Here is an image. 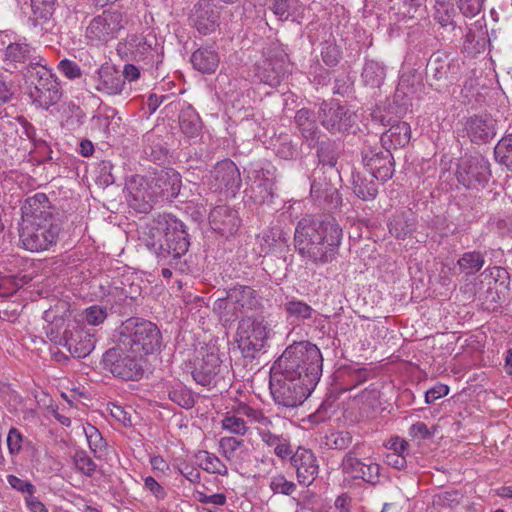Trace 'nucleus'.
<instances>
[{
    "label": "nucleus",
    "instance_id": "1",
    "mask_svg": "<svg viewBox=\"0 0 512 512\" xmlns=\"http://www.w3.org/2000/svg\"><path fill=\"white\" fill-rule=\"evenodd\" d=\"M342 237V228L334 217H304L295 229V248L315 263H327L338 253Z\"/></svg>",
    "mask_w": 512,
    "mask_h": 512
},
{
    "label": "nucleus",
    "instance_id": "2",
    "mask_svg": "<svg viewBox=\"0 0 512 512\" xmlns=\"http://www.w3.org/2000/svg\"><path fill=\"white\" fill-rule=\"evenodd\" d=\"M51 209L45 193H36L26 199L22 207L23 225L20 230V240L26 250L39 252L56 244L61 224Z\"/></svg>",
    "mask_w": 512,
    "mask_h": 512
},
{
    "label": "nucleus",
    "instance_id": "3",
    "mask_svg": "<svg viewBox=\"0 0 512 512\" xmlns=\"http://www.w3.org/2000/svg\"><path fill=\"white\" fill-rule=\"evenodd\" d=\"M144 242L160 261L177 267L190 242L185 224L172 215H159L148 224Z\"/></svg>",
    "mask_w": 512,
    "mask_h": 512
},
{
    "label": "nucleus",
    "instance_id": "4",
    "mask_svg": "<svg viewBox=\"0 0 512 512\" xmlns=\"http://www.w3.org/2000/svg\"><path fill=\"white\" fill-rule=\"evenodd\" d=\"M289 375L300 378L308 385H317L323 369V357L320 349L309 341L294 342L289 345L273 364Z\"/></svg>",
    "mask_w": 512,
    "mask_h": 512
},
{
    "label": "nucleus",
    "instance_id": "5",
    "mask_svg": "<svg viewBox=\"0 0 512 512\" xmlns=\"http://www.w3.org/2000/svg\"><path fill=\"white\" fill-rule=\"evenodd\" d=\"M113 339L137 353L151 354L160 349L162 336L154 322H121Z\"/></svg>",
    "mask_w": 512,
    "mask_h": 512
},
{
    "label": "nucleus",
    "instance_id": "6",
    "mask_svg": "<svg viewBox=\"0 0 512 512\" xmlns=\"http://www.w3.org/2000/svg\"><path fill=\"white\" fill-rule=\"evenodd\" d=\"M315 385H308L300 378H295L272 366L269 388L276 404L294 408L301 405L315 389Z\"/></svg>",
    "mask_w": 512,
    "mask_h": 512
},
{
    "label": "nucleus",
    "instance_id": "7",
    "mask_svg": "<svg viewBox=\"0 0 512 512\" xmlns=\"http://www.w3.org/2000/svg\"><path fill=\"white\" fill-rule=\"evenodd\" d=\"M29 82V97L39 107L49 109L61 98L59 83L45 66L36 63L26 74Z\"/></svg>",
    "mask_w": 512,
    "mask_h": 512
},
{
    "label": "nucleus",
    "instance_id": "8",
    "mask_svg": "<svg viewBox=\"0 0 512 512\" xmlns=\"http://www.w3.org/2000/svg\"><path fill=\"white\" fill-rule=\"evenodd\" d=\"M103 363L113 376L125 381H137L144 375L145 360L134 349L111 348L104 353Z\"/></svg>",
    "mask_w": 512,
    "mask_h": 512
},
{
    "label": "nucleus",
    "instance_id": "9",
    "mask_svg": "<svg viewBox=\"0 0 512 512\" xmlns=\"http://www.w3.org/2000/svg\"><path fill=\"white\" fill-rule=\"evenodd\" d=\"M459 65L441 51L434 52L426 65V79L430 87L438 92L447 89L457 78Z\"/></svg>",
    "mask_w": 512,
    "mask_h": 512
},
{
    "label": "nucleus",
    "instance_id": "10",
    "mask_svg": "<svg viewBox=\"0 0 512 512\" xmlns=\"http://www.w3.org/2000/svg\"><path fill=\"white\" fill-rule=\"evenodd\" d=\"M226 367L222 366L219 350L216 347L201 348L191 372L196 383L202 386L216 385Z\"/></svg>",
    "mask_w": 512,
    "mask_h": 512
},
{
    "label": "nucleus",
    "instance_id": "11",
    "mask_svg": "<svg viewBox=\"0 0 512 512\" xmlns=\"http://www.w3.org/2000/svg\"><path fill=\"white\" fill-rule=\"evenodd\" d=\"M205 184L212 192L226 191L234 195L241 186L239 169L232 160H221L210 170Z\"/></svg>",
    "mask_w": 512,
    "mask_h": 512
},
{
    "label": "nucleus",
    "instance_id": "12",
    "mask_svg": "<svg viewBox=\"0 0 512 512\" xmlns=\"http://www.w3.org/2000/svg\"><path fill=\"white\" fill-rule=\"evenodd\" d=\"M456 177L468 189L485 185L491 177L490 163L482 155L464 158L457 166Z\"/></svg>",
    "mask_w": 512,
    "mask_h": 512
},
{
    "label": "nucleus",
    "instance_id": "13",
    "mask_svg": "<svg viewBox=\"0 0 512 512\" xmlns=\"http://www.w3.org/2000/svg\"><path fill=\"white\" fill-rule=\"evenodd\" d=\"M127 202L139 213H148L156 204L157 197L151 179L142 175L132 176L126 183Z\"/></svg>",
    "mask_w": 512,
    "mask_h": 512
},
{
    "label": "nucleus",
    "instance_id": "14",
    "mask_svg": "<svg viewBox=\"0 0 512 512\" xmlns=\"http://www.w3.org/2000/svg\"><path fill=\"white\" fill-rule=\"evenodd\" d=\"M268 339L263 322H240L237 328V343L245 358H255Z\"/></svg>",
    "mask_w": 512,
    "mask_h": 512
},
{
    "label": "nucleus",
    "instance_id": "15",
    "mask_svg": "<svg viewBox=\"0 0 512 512\" xmlns=\"http://www.w3.org/2000/svg\"><path fill=\"white\" fill-rule=\"evenodd\" d=\"M318 119L321 125L333 134L347 132L354 123V115L334 100L323 101L320 104Z\"/></svg>",
    "mask_w": 512,
    "mask_h": 512
},
{
    "label": "nucleus",
    "instance_id": "16",
    "mask_svg": "<svg viewBox=\"0 0 512 512\" xmlns=\"http://www.w3.org/2000/svg\"><path fill=\"white\" fill-rule=\"evenodd\" d=\"M362 162L367 172L372 173L376 180L386 182L395 172L394 157L390 150L379 147H369L361 153Z\"/></svg>",
    "mask_w": 512,
    "mask_h": 512
},
{
    "label": "nucleus",
    "instance_id": "17",
    "mask_svg": "<svg viewBox=\"0 0 512 512\" xmlns=\"http://www.w3.org/2000/svg\"><path fill=\"white\" fill-rule=\"evenodd\" d=\"M310 195L319 206L326 209L337 208L342 202L338 188L323 168L313 171Z\"/></svg>",
    "mask_w": 512,
    "mask_h": 512
},
{
    "label": "nucleus",
    "instance_id": "18",
    "mask_svg": "<svg viewBox=\"0 0 512 512\" xmlns=\"http://www.w3.org/2000/svg\"><path fill=\"white\" fill-rule=\"evenodd\" d=\"M343 475L352 480H363L373 486L380 483L381 467L377 463L365 464L357 456L354 449L344 455L340 464Z\"/></svg>",
    "mask_w": 512,
    "mask_h": 512
},
{
    "label": "nucleus",
    "instance_id": "19",
    "mask_svg": "<svg viewBox=\"0 0 512 512\" xmlns=\"http://www.w3.org/2000/svg\"><path fill=\"white\" fill-rule=\"evenodd\" d=\"M60 341H64V346L75 358H85L95 347L93 334L85 330L79 322H74L72 326L68 325Z\"/></svg>",
    "mask_w": 512,
    "mask_h": 512
},
{
    "label": "nucleus",
    "instance_id": "20",
    "mask_svg": "<svg viewBox=\"0 0 512 512\" xmlns=\"http://www.w3.org/2000/svg\"><path fill=\"white\" fill-rule=\"evenodd\" d=\"M122 28V15L119 12L103 11L94 17L86 28V36L91 40L108 41Z\"/></svg>",
    "mask_w": 512,
    "mask_h": 512
},
{
    "label": "nucleus",
    "instance_id": "21",
    "mask_svg": "<svg viewBox=\"0 0 512 512\" xmlns=\"http://www.w3.org/2000/svg\"><path fill=\"white\" fill-rule=\"evenodd\" d=\"M290 462L296 470L299 484L308 487L318 476L319 464L312 450L301 446L298 447L291 455Z\"/></svg>",
    "mask_w": 512,
    "mask_h": 512
},
{
    "label": "nucleus",
    "instance_id": "22",
    "mask_svg": "<svg viewBox=\"0 0 512 512\" xmlns=\"http://www.w3.org/2000/svg\"><path fill=\"white\" fill-rule=\"evenodd\" d=\"M464 129L472 143L484 144L496 136L497 121L489 114L473 115L465 120Z\"/></svg>",
    "mask_w": 512,
    "mask_h": 512
},
{
    "label": "nucleus",
    "instance_id": "23",
    "mask_svg": "<svg viewBox=\"0 0 512 512\" xmlns=\"http://www.w3.org/2000/svg\"><path fill=\"white\" fill-rule=\"evenodd\" d=\"M190 18L197 31L207 35L219 26L220 12L213 0H199L194 5Z\"/></svg>",
    "mask_w": 512,
    "mask_h": 512
},
{
    "label": "nucleus",
    "instance_id": "24",
    "mask_svg": "<svg viewBox=\"0 0 512 512\" xmlns=\"http://www.w3.org/2000/svg\"><path fill=\"white\" fill-rule=\"evenodd\" d=\"M155 191L157 200L171 201L175 199L182 186L181 175L172 168H164L154 173V177L150 178Z\"/></svg>",
    "mask_w": 512,
    "mask_h": 512
},
{
    "label": "nucleus",
    "instance_id": "25",
    "mask_svg": "<svg viewBox=\"0 0 512 512\" xmlns=\"http://www.w3.org/2000/svg\"><path fill=\"white\" fill-rule=\"evenodd\" d=\"M209 223L215 232L229 237L237 232L240 219L238 212L233 208L227 205H218L210 211Z\"/></svg>",
    "mask_w": 512,
    "mask_h": 512
},
{
    "label": "nucleus",
    "instance_id": "26",
    "mask_svg": "<svg viewBox=\"0 0 512 512\" xmlns=\"http://www.w3.org/2000/svg\"><path fill=\"white\" fill-rule=\"evenodd\" d=\"M456 17L457 12L451 0H435L433 19L451 41L461 37L463 32L461 26L457 25Z\"/></svg>",
    "mask_w": 512,
    "mask_h": 512
},
{
    "label": "nucleus",
    "instance_id": "27",
    "mask_svg": "<svg viewBox=\"0 0 512 512\" xmlns=\"http://www.w3.org/2000/svg\"><path fill=\"white\" fill-rule=\"evenodd\" d=\"M286 238L280 228H272L259 238L258 254L264 258L262 265L269 268L271 256H278L285 251ZM278 261L283 264L282 256L277 257Z\"/></svg>",
    "mask_w": 512,
    "mask_h": 512
},
{
    "label": "nucleus",
    "instance_id": "28",
    "mask_svg": "<svg viewBox=\"0 0 512 512\" xmlns=\"http://www.w3.org/2000/svg\"><path fill=\"white\" fill-rule=\"evenodd\" d=\"M125 86L123 74L114 66L102 65L95 79V89L107 95H117Z\"/></svg>",
    "mask_w": 512,
    "mask_h": 512
},
{
    "label": "nucleus",
    "instance_id": "29",
    "mask_svg": "<svg viewBox=\"0 0 512 512\" xmlns=\"http://www.w3.org/2000/svg\"><path fill=\"white\" fill-rule=\"evenodd\" d=\"M251 185V198L256 204H270L274 198V178L269 170L255 171Z\"/></svg>",
    "mask_w": 512,
    "mask_h": 512
},
{
    "label": "nucleus",
    "instance_id": "30",
    "mask_svg": "<svg viewBox=\"0 0 512 512\" xmlns=\"http://www.w3.org/2000/svg\"><path fill=\"white\" fill-rule=\"evenodd\" d=\"M411 139V127L407 122L395 121L381 135L382 148L388 150H396L406 146Z\"/></svg>",
    "mask_w": 512,
    "mask_h": 512
},
{
    "label": "nucleus",
    "instance_id": "31",
    "mask_svg": "<svg viewBox=\"0 0 512 512\" xmlns=\"http://www.w3.org/2000/svg\"><path fill=\"white\" fill-rule=\"evenodd\" d=\"M374 179L373 174L367 172V170L365 172H353L352 185L354 194L364 201L373 200L378 193Z\"/></svg>",
    "mask_w": 512,
    "mask_h": 512
},
{
    "label": "nucleus",
    "instance_id": "32",
    "mask_svg": "<svg viewBox=\"0 0 512 512\" xmlns=\"http://www.w3.org/2000/svg\"><path fill=\"white\" fill-rule=\"evenodd\" d=\"M35 49L26 42H14L9 44L5 50V60L12 64H25L28 62V69H32L36 63V58L33 57Z\"/></svg>",
    "mask_w": 512,
    "mask_h": 512
},
{
    "label": "nucleus",
    "instance_id": "33",
    "mask_svg": "<svg viewBox=\"0 0 512 512\" xmlns=\"http://www.w3.org/2000/svg\"><path fill=\"white\" fill-rule=\"evenodd\" d=\"M389 232L398 239L412 237L417 228V219L412 212H403L394 215L390 220Z\"/></svg>",
    "mask_w": 512,
    "mask_h": 512
},
{
    "label": "nucleus",
    "instance_id": "34",
    "mask_svg": "<svg viewBox=\"0 0 512 512\" xmlns=\"http://www.w3.org/2000/svg\"><path fill=\"white\" fill-rule=\"evenodd\" d=\"M178 120L180 130L186 137L197 138L201 134L202 120L191 105L181 109Z\"/></svg>",
    "mask_w": 512,
    "mask_h": 512
},
{
    "label": "nucleus",
    "instance_id": "35",
    "mask_svg": "<svg viewBox=\"0 0 512 512\" xmlns=\"http://www.w3.org/2000/svg\"><path fill=\"white\" fill-rule=\"evenodd\" d=\"M269 8L280 21H296L304 11L299 0H271Z\"/></svg>",
    "mask_w": 512,
    "mask_h": 512
},
{
    "label": "nucleus",
    "instance_id": "36",
    "mask_svg": "<svg viewBox=\"0 0 512 512\" xmlns=\"http://www.w3.org/2000/svg\"><path fill=\"white\" fill-rule=\"evenodd\" d=\"M231 303L236 304L242 314L252 310L258 304L257 293L250 286L236 285L229 290Z\"/></svg>",
    "mask_w": 512,
    "mask_h": 512
},
{
    "label": "nucleus",
    "instance_id": "37",
    "mask_svg": "<svg viewBox=\"0 0 512 512\" xmlns=\"http://www.w3.org/2000/svg\"><path fill=\"white\" fill-rule=\"evenodd\" d=\"M295 122L301 132L302 138L309 146L315 145L318 139L316 122L313 112L308 108H302L296 112Z\"/></svg>",
    "mask_w": 512,
    "mask_h": 512
},
{
    "label": "nucleus",
    "instance_id": "38",
    "mask_svg": "<svg viewBox=\"0 0 512 512\" xmlns=\"http://www.w3.org/2000/svg\"><path fill=\"white\" fill-rule=\"evenodd\" d=\"M191 62L202 73H213L219 65V56L210 47L199 48L193 52Z\"/></svg>",
    "mask_w": 512,
    "mask_h": 512
},
{
    "label": "nucleus",
    "instance_id": "39",
    "mask_svg": "<svg viewBox=\"0 0 512 512\" xmlns=\"http://www.w3.org/2000/svg\"><path fill=\"white\" fill-rule=\"evenodd\" d=\"M91 121L94 129L109 136L117 132L121 118L117 117V111L114 108L108 107L104 109L103 113L94 116Z\"/></svg>",
    "mask_w": 512,
    "mask_h": 512
},
{
    "label": "nucleus",
    "instance_id": "40",
    "mask_svg": "<svg viewBox=\"0 0 512 512\" xmlns=\"http://www.w3.org/2000/svg\"><path fill=\"white\" fill-rule=\"evenodd\" d=\"M423 87L422 75L417 70L412 69L402 74L400 77L396 95L412 96L420 91Z\"/></svg>",
    "mask_w": 512,
    "mask_h": 512
},
{
    "label": "nucleus",
    "instance_id": "41",
    "mask_svg": "<svg viewBox=\"0 0 512 512\" xmlns=\"http://www.w3.org/2000/svg\"><path fill=\"white\" fill-rule=\"evenodd\" d=\"M484 264V253L480 251L465 252L457 261L461 273H464L466 277L475 275L483 268Z\"/></svg>",
    "mask_w": 512,
    "mask_h": 512
},
{
    "label": "nucleus",
    "instance_id": "42",
    "mask_svg": "<svg viewBox=\"0 0 512 512\" xmlns=\"http://www.w3.org/2000/svg\"><path fill=\"white\" fill-rule=\"evenodd\" d=\"M222 294L225 295L218 296L213 304L214 313L220 318H225V320H230L231 318L235 320L241 318L243 320V314L236 308V304L230 303L229 291H224Z\"/></svg>",
    "mask_w": 512,
    "mask_h": 512
},
{
    "label": "nucleus",
    "instance_id": "43",
    "mask_svg": "<svg viewBox=\"0 0 512 512\" xmlns=\"http://www.w3.org/2000/svg\"><path fill=\"white\" fill-rule=\"evenodd\" d=\"M385 68L382 64L374 60L366 61L362 70V79L366 86L378 88L385 79Z\"/></svg>",
    "mask_w": 512,
    "mask_h": 512
},
{
    "label": "nucleus",
    "instance_id": "44",
    "mask_svg": "<svg viewBox=\"0 0 512 512\" xmlns=\"http://www.w3.org/2000/svg\"><path fill=\"white\" fill-rule=\"evenodd\" d=\"M285 72L283 65H278L272 60H266L263 66L258 68L257 75L263 83L274 87L280 84Z\"/></svg>",
    "mask_w": 512,
    "mask_h": 512
},
{
    "label": "nucleus",
    "instance_id": "45",
    "mask_svg": "<svg viewBox=\"0 0 512 512\" xmlns=\"http://www.w3.org/2000/svg\"><path fill=\"white\" fill-rule=\"evenodd\" d=\"M198 459L200 460V467L206 472L222 476L228 475L227 466L215 454L201 451L199 452Z\"/></svg>",
    "mask_w": 512,
    "mask_h": 512
},
{
    "label": "nucleus",
    "instance_id": "46",
    "mask_svg": "<svg viewBox=\"0 0 512 512\" xmlns=\"http://www.w3.org/2000/svg\"><path fill=\"white\" fill-rule=\"evenodd\" d=\"M56 0H31L32 16L30 19L33 25L37 26L40 21L48 20L54 11Z\"/></svg>",
    "mask_w": 512,
    "mask_h": 512
},
{
    "label": "nucleus",
    "instance_id": "47",
    "mask_svg": "<svg viewBox=\"0 0 512 512\" xmlns=\"http://www.w3.org/2000/svg\"><path fill=\"white\" fill-rule=\"evenodd\" d=\"M353 437L348 431H335L322 439V444L328 449L345 450L352 444Z\"/></svg>",
    "mask_w": 512,
    "mask_h": 512
},
{
    "label": "nucleus",
    "instance_id": "48",
    "mask_svg": "<svg viewBox=\"0 0 512 512\" xmlns=\"http://www.w3.org/2000/svg\"><path fill=\"white\" fill-rule=\"evenodd\" d=\"M235 412L238 415L247 417L250 422L257 423L259 425V429L269 428L272 426L271 419L265 416L262 410L255 409L247 404H239L235 409Z\"/></svg>",
    "mask_w": 512,
    "mask_h": 512
},
{
    "label": "nucleus",
    "instance_id": "49",
    "mask_svg": "<svg viewBox=\"0 0 512 512\" xmlns=\"http://www.w3.org/2000/svg\"><path fill=\"white\" fill-rule=\"evenodd\" d=\"M319 162L330 169L334 168L337 164L339 150L333 141H322L317 151Z\"/></svg>",
    "mask_w": 512,
    "mask_h": 512
},
{
    "label": "nucleus",
    "instance_id": "50",
    "mask_svg": "<svg viewBox=\"0 0 512 512\" xmlns=\"http://www.w3.org/2000/svg\"><path fill=\"white\" fill-rule=\"evenodd\" d=\"M495 159L507 166H512V133L502 137L494 148Z\"/></svg>",
    "mask_w": 512,
    "mask_h": 512
},
{
    "label": "nucleus",
    "instance_id": "51",
    "mask_svg": "<svg viewBox=\"0 0 512 512\" xmlns=\"http://www.w3.org/2000/svg\"><path fill=\"white\" fill-rule=\"evenodd\" d=\"M274 149L281 159L292 160L297 156V148L288 134H280L274 144Z\"/></svg>",
    "mask_w": 512,
    "mask_h": 512
},
{
    "label": "nucleus",
    "instance_id": "52",
    "mask_svg": "<svg viewBox=\"0 0 512 512\" xmlns=\"http://www.w3.org/2000/svg\"><path fill=\"white\" fill-rule=\"evenodd\" d=\"M73 462L77 471L87 477H92L96 471L97 465L83 450H77L73 455Z\"/></svg>",
    "mask_w": 512,
    "mask_h": 512
},
{
    "label": "nucleus",
    "instance_id": "53",
    "mask_svg": "<svg viewBox=\"0 0 512 512\" xmlns=\"http://www.w3.org/2000/svg\"><path fill=\"white\" fill-rule=\"evenodd\" d=\"M223 429L229 431L232 434L243 436L247 432L246 422L243 420V416L238 415L235 411L234 414L227 413L222 420Z\"/></svg>",
    "mask_w": 512,
    "mask_h": 512
},
{
    "label": "nucleus",
    "instance_id": "54",
    "mask_svg": "<svg viewBox=\"0 0 512 512\" xmlns=\"http://www.w3.org/2000/svg\"><path fill=\"white\" fill-rule=\"evenodd\" d=\"M168 397L171 401L176 403L178 406L190 409L194 406L195 400L191 392L185 388H173L168 391Z\"/></svg>",
    "mask_w": 512,
    "mask_h": 512
},
{
    "label": "nucleus",
    "instance_id": "55",
    "mask_svg": "<svg viewBox=\"0 0 512 512\" xmlns=\"http://www.w3.org/2000/svg\"><path fill=\"white\" fill-rule=\"evenodd\" d=\"M243 446V441L234 437H222L219 441V451L228 461H232L236 451Z\"/></svg>",
    "mask_w": 512,
    "mask_h": 512
},
{
    "label": "nucleus",
    "instance_id": "56",
    "mask_svg": "<svg viewBox=\"0 0 512 512\" xmlns=\"http://www.w3.org/2000/svg\"><path fill=\"white\" fill-rule=\"evenodd\" d=\"M485 43L486 40L484 37L477 38L476 34L472 30H469L465 34L463 49L467 52L468 55L474 56L484 50Z\"/></svg>",
    "mask_w": 512,
    "mask_h": 512
},
{
    "label": "nucleus",
    "instance_id": "57",
    "mask_svg": "<svg viewBox=\"0 0 512 512\" xmlns=\"http://www.w3.org/2000/svg\"><path fill=\"white\" fill-rule=\"evenodd\" d=\"M84 432L92 452L96 453L105 448L106 442L95 426L89 424L84 428Z\"/></svg>",
    "mask_w": 512,
    "mask_h": 512
},
{
    "label": "nucleus",
    "instance_id": "58",
    "mask_svg": "<svg viewBox=\"0 0 512 512\" xmlns=\"http://www.w3.org/2000/svg\"><path fill=\"white\" fill-rule=\"evenodd\" d=\"M285 309L290 317L307 319L312 315L313 309L302 301H290L286 303Z\"/></svg>",
    "mask_w": 512,
    "mask_h": 512
},
{
    "label": "nucleus",
    "instance_id": "59",
    "mask_svg": "<svg viewBox=\"0 0 512 512\" xmlns=\"http://www.w3.org/2000/svg\"><path fill=\"white\" fill-rule=\"evenodd\" d=\"M270 488L274 493L291 495L296 490V485L292 481L286 480L283 475L272 477Z\"/></svg>",
    "mask_w": 512,
    "mask_h": 512
},
{
    "label": "nucleus",
    "instance_id": "60",
    "mask_svg": "<svg viewBox=\"0 0 512 512\" xmlns=\"http://www.w3.org/2000/svg\"><path fill=\"white\" fill-rule=\"evenodd\" d=\"M484 0H456L460 12L465 17H475L483 8Z\"/></svg>",
    "mask_w": 512,
    "mask_h": 512
},
{
    "label": "nucleus",
    "instance_id": "61",
    "mask_svg": "<svg viewBox=\"0 0 512 512\" xmlns=\"http://www.w3.org/2000/svg\"><path fill=\"white\" fill-rule=\"evenodd\" d=\"M321 55L324 63L330 67L336 66L341 59L340 48L334 43L326 42Z\"/></svg>",
    "mask_w": 512,
    "mask_h": 512
},
{
    "label": "nucleus",
    "instance_id": "62",
    "mask_svg": "<svg viewBox=\"0 0 512 512\" xmlns=\"http://www.w3.org/2000/svg\"><path fill=\"white\" fill-rule=\"evenodd\" d=\"M58 69L69 79L81 77V69L79 65L69 59H63L58 64Z\"/></svg>",
    "mask_w": 512,
    "mask_h": 512
},
{
    "label": "nucleus",
    "instance_id": "63",
    "mask_svg": "<svg viewBox=\"0 0 512 512\" xmlns=\"http://www.w3.org/2000/svg\"><path fill=\"white\" fill-rule=\"evenodd\" d=\"M427 0H401L403 15L415 19L418 11L425 6Z\"/></svg>",
    "mask_w": 512,
    "mask_h": 512
},
{
    "label": "nucleus",
    "instance_id": "64",
    "mask_svg": "<svg viewBox=\"0 0 512 512\" xmlns=\"http://www.w3.org/2000/svg\"><path fill=\"white\" fill-rule=\"evenodd\" d=\"M7 446L11 454H16L22 447V435L16 428H11L7 436Z\"/></svg>",
    "mask_w": 512,
    "mask_h": 512
}]
</instances>
